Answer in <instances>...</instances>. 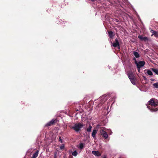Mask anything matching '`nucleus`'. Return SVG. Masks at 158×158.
I'll return each instance as SVG.
<instances>
[{
  "label": "nucleus",
  "instance_id": "1",
  "mask_svg": "<svg viewBox=\"0 0 158 158\" xmlns=\"http://www.w3.org/2000/svg\"><path fill=\"white\" fill-rule=\"evenodd\" d=\"M147 107L151 111H156L158 110V102L155 100L154 98H152L148 102Z\"/></svg>",
  "mask_w": 158,
  "mask_h": 158
},
{
  "label": "nucleus",
  "instance_id": "2",
  "mask_svg": "<svg viewBox=\"0 0 158 158\" xmlns=\"http://www.w3.org/2000/svg\"><path fill=\"white\" fill-rule=\"evenodd\" d=\"M84 125L83 123H75L73 126L72 127L76 132H78L81 131V129L83 127Z\"/></svg>",
  "mask_w": 158,
  "mask_h": 158
},
{
  "label": "nucleus",
  "instance_id": "3",
  "mask_svg": "<svg viewBox=\"0 0 158 158\" xmlns=\"http://www.w3.org/2000/svg\"><path fill=\"white\" fill-rule=\"evenodd\" d=\"M127 75L131 83L133 85H135L136 84V80L132 72L131 71H128L127 72Z\"/></svg>",
  "mask_w": 158,
  "mask_h": 158
},
{
  "label": "nucleus",
  "instance_id": "4",
  "mask_svg": "<svg viewBox=\"0 0 158 158\" xmlns=\"http://www.w3.org/2000/svg\"><path fill=\"white\" fill-rule=\"evenodd\" d=\"M100 133L102 137L105 139H107L108 136L107 133L104 130V128L103 129H101L100 131Z\"/></svg>",
  "mask_w": 158,
  "mask_h": 158
},
{
  "label": "nucleus",
  "instance_id": "5",
  "mask_svg": "<svg viewBox=\"0 0 158 158\" xmlns=\"http://www.w3.org/2000/svg\"><path fill=\"white\" fill-rule=\"evenodd\" d=\"M115 42L113 43V46L114 48L118 47V48H120V44L118 39L116 38L115 40Z\"/></svg>",
  "mask_w": 158,
  "mask_h": 158
},
{
  "label": "nucleus",
  "instance_id": "6",
  "mask_svg": "<svg viewBox=\"0 0 158 158\" xmlns=\"http://www.w3.org/2000/svg\"><path fill=\"white\" fill-rule=\"evenodd\" d=\"M138 38L141 41L146 42L148 40V38L147 37H144L143 35H139Z\"/></svg>",
  "mask_w": 158,
  "mask_h": 158
},
{
  "label": "nucleus",
  "instance_id": "7",
  "mask_svg": "<svg viewBox=\"0 0 158 158\" xmlns=\"http://www.w3.org/2000/svg\"><path fill=\"white\" fill-rule=\"evenodd\" d=\"M135 62L137 67H141L144 66L145 64V62L144 61H140L139 62L135 61Z\"/></svg>",
  "mask_w": 158,
  "mask_h": 158
},
{
  "label": "nucleus",
  "instance_id": "8",
  "mask_svg": "<svg viewBox=\"0 0 158 158\" xmlns=\"http://www.w3.org/2000/svg\"><path fill=\"white\" fill-rule=\"evenodd\" d=\"M56 121L57 119H52L49 122L47 123L45 125V126L47 127L50 126L55 123L56 122Z\"/></svg>",
  "mask_w": 158,
  "mask_h": 158
},
{
  "label": "nucleus",
  "instance_id": "9",
  "mask_svg": "<svg viewBox=\"0 0 158 158\" xmlns=\"http://www.w3.org/2000/svg\"><path fill=\"white\" fill-rule=\"evenodd\" d=\"M92 153L93 154L97 156H100L101 155L100 152L98 151H93Z\"/></svg>",
  "mask_w": 158,
  "mask_h": 158
},
{
  "label": "nucleus",
  "instance_id": "10",
  "mask_svg": "<svg viewBox=\"0 0 158 158\" xmlns=\"http://www.w3.org/2000/svg\"><path fill=\"white\" fill-rule=\"evenodd\" d=\"M108 33L109 37L111 39H113L114 36L113 32L111 31H108Z\"/></svg>",
  "mask_w": 158,
  "mask_h": 158
},
{
  "label": "nucleus",
  "instance_id": "11",
  "mask_svg": "<svg viewBox=\"0 0 158 158\" xmlns=\"http://www.w3.org/2000/svg\"><path fill=\"white\" fill-rule=\"evenodd\" d=\"M38 153L39 151L37 150L33 154L31 158H36L38 156Z\"/></svg>",
  "mask_w": 158,
  "mask_h": 158
},
{
  "label": "nucleus",
  "instance_id": "12",
  "mask_svg": "<svg viewBox=\"0 0 158 158\" xmlns=\"http://www.w3.org/2000/svg\"><path fill=\"white\" fill-rule=\"evenodd\" d=\"M38 153L39 151L37 150L33 154L31 158H36L38 156Z\"/></svg>",
  "mask_w": 158,
  "mask_h": 158
},
{
  "label": "nucleus",
  "instance_id": "13",
  "mask_svg": "<svg viewBox=\"0 0 158 158\" xmlns=\"http://www.w3.org/2000/svg\"><path fill=\"white\" fill-rule=\"evenodd\" d=\"M38 153L39 151L37 150L33 154L31 158H36L38 156Z\"/></svg>",
  "mask_w": 158,
  "mask_h": 158
},
{
  "label": "nucleus",
  "instance_id": "14",
  "mask_svg": "<svg viewBox=\"0 0 158 158\" xmlns=\"http://www.w3.org/2000/svg\"><path fill=\"white\" fill-rule=\"evenodd\" d=\"M97 132V130H93L92 133V137L94 138L96 137V135Z\"/></svg>",
  "mask_w": 158,
  "mask_h": 158
},
{
  "label": "nucleus",
  "instance_id": "15",
  "mask_svg": "<svg viewBox=\"0 0 158 158\" xmlns=\"http://www.w3.org/2000/svg\"><path fill=\"white\" fill-rule=\"evenodd\" d=\"M152 70L156 74L158 75V69L155 68H152Z\"/></svg>",
  "mask_w": 158,
  "mask_h": 158
},
{
  "label": "nucleus",
  "instance_id": "16",
  "mask_svg": "<svg viewBox=\"0 0 158 158\" xmlns=\"http://www.w3.org/2000/svg\"><path fill=\"white\" fill-rule=\"evenodd\" d=\"M133 54L137 58H139V53L137 52L134 51Z\"/></svg>",
  "mask_w": 158,
  "mask_h": 158
},
{
  "label": "nucleus",
  "instance_id": "17",
  "mask_svg": "<svg viewBox=\"0 0 158 158\" xmlns=\"http://www.w3.org/2000/svg\"><path fill=\"white\" fill-rule=\"evenodd\" d=\"M147 74L150 75V76H152L153 73L151 71L149 70H147Z\"/></svg>",
  "mask_w": 158,
  "mask_h": 158
},
{
  "label": "nucleus",
  "instance_id": "18",
  "mask_svg": "<svg viewBox=\"0 0 158 158\" xmlns=\"http://www.w3.org/2000/svg\"><path fill=\"white\" fill-rule=\"evenodd\" d=\"M92 128V127L91 126L89 125L88 127L86 129L87 131L88 132H90L91 131Z\"/></svg>",
  "mask_w": 158,
  "mask_h": 158
},
{
  "label": "nucleus",
  "instance_id": "19",
  "mask_svg": "<svg viewBox=\"0 0 158 158\" xmlns=\"http://www.w3.org/2000/svg\"><path fill=\"white\" fill-rule=\"evenodd\" d=\"M153 86L155 88L158 89V82L153 84Z\"/></svg>",
  "mask_w": 158,
  "mask_h": 158
},
{
  "label": "nucleus",
  "instance_id": "20",
  "mask_svg": "<svg viewBox=\"0 0 158 158\" xmlns=\"http://www.w3.org/2000/svg\"><path fill=\"white\" fill-rule=\"evenodd\" d=\"M79 148L82 149L84 147V144L82 143H80L79 144Z\"/></svg>",
  "mask_w": 158,
  "mask_h": 158
},
{
  "label": "nucleus",
  "instance_id": "21",
  "mask_svg": "<svg viewBox=\"0 0 158 158\" xmlns=\"http://www.w3.org/2000/svg\"><path fill=\"white\" fill-rule=\"evenodd\" d=\"M72 154L73 155L76 156L77 155V152L76 151H75L72 152Z\"/></svg>",
  "mask_w": 158,
  "mask_h": 158
},
{
  "label": "nucleus",
  "instance_id": "22",
  "mask_svg": "<svg viewBox=\"0 0 158 158\" xmlns=\"http://www.w3.org/2000/svg\"><path fill=\"white\" fill-rule=\"evenodd\" d=\"M150 31L152 33V35H151L152 36L153 35H155V32L156 31L152 29Z\"/></svg>",
  "mask_w": 158,
  "mask_h": 158
},
{
  "label": "nucleus",
  "instance_id": "23",
  "mask_svg": "<svg viewBox=\"0 0 158 158\" xmlns=\"http://www.w3.org/2000/svg\"><path fill=\"white\" fill-rule=\"evenodd\" d=\"M60 148L61 150H63L64 149V144H62L61 145L60 147Z\"/></svg>",
  "mask_w": 158,
  "mask_h": 158
},
{
  "label": "nucleus",
  "instance_id": "24",
  "mask_svg": "<svg viewBox=\"0 0 158 158\" xmlns=\"http://www.w3.org/2000/svg\"><path fill=\"white\" fill-rule=\"evenodd\" d=\"M154 35L156 37L158 38V32L157 31H156V32H155V34Z\"/></svg>",
  "mask_w": 158,
  "mask_h": 158
},
{
  "label": "nucleus",
  "instance_id": "25",
  "mask_svg": "<svg viewBox=\"0 0 158 158\" xmlns=\"http://www.w3.org/2000/svg\"><path fill=\"white\" fill-rule=\"evenodd\" d=\"M59 141H60L61 143H62V139H61V138L60 137L59 138Z\"/></svg>",
  "mask_w": 158,
  "mask_h": 158
},
{
  "label": "nucleus",
  "instance_id": "26",
  "mask_svg": "<svg viewBox=\"0 0 158 158\" xmlns=\"http://www.w3.org/2000/svg\"><path fill=\"white\" fill-rule=\"evenodd\" d=\"M141 67H137V69L138 70V71L139 72L140 71V68Z\"/></svg>",
  "mask_w": 158,
  "mask_h": 158
},
{
  "label": "nucleus",
  "instance_id": "27",
  "mask_svg": "<svg viewBox=\"0 0 158 158\" xmlns=\"http://www.w3.org/2000/svg\"><path fill=\"white\" fill-rule=\"evenodd\" d=\"M150 80L151 81H154L155 80L153 78H151Z\"/></svg>",
  "mask_w": 158,
  "mask_h": 158
},
{
  "label": "nucleus",
  "instance_id": "28",
  "mask_svg": "<svg viewBox=\"0 0 158 158\" xmlns=\"http://www.w3.org/2000/svg\"><path fill=\"white\" fill-rule=\"evenodd\" d=\"M133 60H135V61H136V59H135V57H134V58H133Z\"/></svg>",
  "mask_w": 158,
  "mask_h": 158
},
{
  "label": "nucleus",
  "instance_id": "29",
  "mask_svg": "<svg viewBox=\"0 0 158 158\" xmlns=\"http://www.w3.org/2000/svg\"><path fill=\"white\" fill-rule=\"evenodd\" d=\"M54 158H56V155L55 154V157Z\"/></svg>",
  "mask_w": 158,
  "mask_h": 158
},
{
  "label": "nucleus",
  "instance_id": "30",
  "mask_svg": "<svg viewBox=\"0 0 158 158\" xmlns=\"http://www.w3.org/2000/svg\"><path fill=\"white\" fill-rule=\"evenodd\" d=\"M72 156H70V158H72Z\"/></svg>",
  "mask_w": 158,
  "mask_h": 158
},
{
  "label": "nucleus",
  "instance_id": "31",
  "mask_svg": "<svg viewBox=\"0 0 158 158\" xmlns=\"http://www.w3.org/2000/svg\"><path fill=\"white\" fill-rule=\"evenodd\" d=\"M91 0V1H92V2H94V1H95V0Z\"/></svg>",
  "mask_w": 158,
  "mask_h": 158
}]
</instances>
